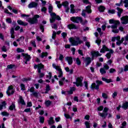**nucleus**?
Returning <instances> with one entry per match:
<instances>
[{"instance_id":"f257e3e1","label":"nucleus","mask_w":128,"mask_h":128,"mask_svg":"<svg viewBox=\"0 0 128 128\" xmlns=\"http://www.w3.org/2000/svg\"><path fill=\"white\" fill-rule=\"evenodd\" d=\"M52 66L54 68H55L56 70L58 71V78H60L59 80V84L60 86H62V84H64V82L66 78L62 76V70L60 66L56 65V64H52Z\"/></svg>"},{"instance_id":"f03ea898","label":"nucleus","mask_w":128,"mask_h":128,"mask_svg":"<svg viewBox=\"0 0 128 128\" xmlns=\"http://www.w3.org/2000/svg\"><path fill=\"white\" fill-rule=\"evenodd\" d=\"M109 22L111 24H113L114 25H112L111 26H108L107 28H112V32H114V34L118 33V24H120V21L111 19L109 20Z\"/></svg>"},{"instance_id":"7ed1b4c3","label":"nucleus","mask_w":128,"mask_h":128,"mask_svg":"<svg viewBox=\"0 0 128 128\" xmlns=\"http://www.w3.org/2000/svg\"><path fill=\"white\" fill-rule=\"evenodd\" d=\"M69 41L71 42L72 46H78V44H82V40H80V38L78 37L70 38H69Z\"/></svg>"},{"instance_id":"20e7f679","label":"nucleus","mask_w":128,"mask_h":128,"mask_svg":"<svg viewBox=\"0 0 128 128\" xmlns=\"http://www.w3.org/2000/svg\"><path fill=\"white\" fill-rule=\"evenodd\" d=\"M56 4H57V6L58 8H62V6H63L66 10V12H68V10H70V8H68V2L66 1L63 2L62 4H60V1H56Z\"/></svg>"},{"instance_id":"39448f33","label":"nucleus","mask_w":128,"mask_h":128,"mask_svg":"<svg viewBox=\"0 0 128 128\" xmlns=\"http://www.w3.org/2000/svg\"><path fill=\"white\" fill-rule=\"evenodd\" d=\"M34 68L35 70H36V68H38V72L39 74V78H44V76L46 74L42 73L40 71V70H42V68H44V65L42 64H40L38 65H35L34 66Z\"/></svg>"},{"instance_id":"423d86ee","label":"nucleus","mask_w":128,"mask_h":128,"mask_svg":"<svg viewBox=\"0 0 128 128\" xmlns=\"http://www.w3.org/2000/svg\"><path fill=\"white\" fill-rule=\"evenodd\" d=\"M40 18V15H34L33 18H29L28 19H26V21L28 22H30L31 24H36L38 22V18Z\"/></svg>"},{"instance_id":"0eeeda50","label":"nucleus","mask_w":128,"mask_h":128,"mask_svg":"<svg viewBox=\"0 0 128 128\" xmlns=\"http://www.w3.org/2000/svg\"><path fill=\"white\" fill-rule=\"evenodd\" d=\"M51 18H50V22H54L56 19L58 20H60V17L58 16H56L54 13H51L50 14Z\"/></svg>"},{"instance_id":"6e6552de","label":"nucleus","mask_w":128,"mask_h":128,"mask_svg":"<svg viewBox=\"0 0 128 128\" xmlns=\"http://www.w3.org/2000/svg\"><path fill=\"white\" fill-rule=\"evenodd\" d=\"M96 84H96V83L92 84L90 86V88H92V90H98L100 88V84H102V81L97 80L96 81Z\"/></svg>"},{"instance_id":"1a4fd4ad","label":"nucleus","mask_w":128,"mask_h":128,"mask_svg":"<svg viewBox=\"0 0 128 128\" xmlns=\"http://www.w3.org/2000/svg\"><path fill=\"white\" fill-rule=\"evenodd\" d=\"M70 20L73 22H76V24H78V22H80V24H82V19L80 17H72L70 18Z\"/></svg>"},{"instance_id":"9d476101","label":"nucleus","mask_w":128,"mask_h":128,"mask_svg":"<svg viewBox=\"0 0 128 128\" xmlns=\"http://www.w3.org/2000/svg\"><path fill=\"white\" fill-rule=\"evenodd\" d=\"M108 108L105 107L104 109V112H98V116L102 118H106L108 116Z\"/></svg>"},{"instance_id":"9b49d317","label":"nucleus","mask_w":128,"mask_h":128,"mask_svg":"<svg viewBox=\"0 0 128 128\" xmlns=\"http://www.w3.org/2000/svg\"><path fill=\"white\" fill-rule=\"evenodd\" d=\"M22 56L24 58V62L26 64H28V62L30 60L32 57L28 54H22Z\"/></svg>"},{"instance_id":"f8f14e48","label":"nucleus","mask_w":128,"mask_h":128,"mask_svg":"<svg viewBox=\"0 0 128 128\" xmlns=\"http://www.w3.org/2000/svg\"><path fill=\"white\" fill-rule=\"evenodd\" d=\"M83 2L84 4H90L86 7V11L87 12H88V14H90V12H92V10H90L91 6L90 3L88 0H83Z\"/></svg>"},{"instance_id":"ddd939ff","label":"nucleus","mask_w":128,"mask_h":128,"mask_svg":"<svg viewBox=\"0 0 128 128\" xmlns=\"http://www.w3.org/2000/svg\"><path fill=\"white\" fill-rule=\"evenodd\" d=\"M82 78H78L76 79V82H74V84H76V86H82Z\"/></svg>"},{"instance_id":"4468645a","label":"nucleus","mask_w":128,"mask_h":128,"mask_svg":"<svg viewBox=\"0 0 128 128\" xmlns=\"http://www.w3.org/2000/svg\"><path fill=\"white\" fill-rule=\"evenodd\" d=\"M6 94L8 96H10V94H14V89L12 86H10L8 87V90L6 91Z\"/></svg>"},{"instance_id":"2eb2a0df","label":"nucleus","mask_w":128,"mask_h":128,"mask_svg":"<svg viewBox=\"0 0 128 128\" xmlns=\"http://www.w3.org/2000/svg\"><path fill=\"white\" fill-rule=\"evenodd\" d=\"M121 23L122 24H128V16H122L120 18Z\"/></svg>"},{"instance_id":"dca6fc26","label":"nucleus","mask_w":128,"mask_h":128,"mask_svg":"<svg viewBox=\"0 0 128 128\" xmlns=\"http://www.w3.org/2000/svg\"><path fill=\"white\" fill-rule=\"evenodd\" d=\"M90 54L92 56V58H96V56H102V54H100L98 52L92 51Z\"/></svg>"},{"instance_id":"f3484780","label":"nucleus","mask_w":128,"mask_h":128,"mask_svg":"<svg viewBox=\"0 0 128 128\" xmlns=\"http://www.w3.org/2000/svg\"><path fill=\"white\" fill-rule=\"evenodd\" d=\"M38 6V3L36 2H32L28 4V8H36V6Z\"/></svg>"},{"instance_id":"a211bd4d","label":"nucleus","mask_w":128,"mask_h":128,"mask_svg":"<svg viewBox=\"0 0 128 128\" xmlns=\"http://www.w3.org/2000/svg\"><path fill=\"white\" fill-rule=\"evenodd\" d=\"M65 60L68 62V64H72V58L67 56L65 58Z\"/></svg>"},{"instance_id":"6ab92c4d","label":"nucleus","mask_w":128,"mask_h":128,"mask_svg":"<svg viewBox=\"0 0 128 128\" xmlns=\"http://www.w3.org/2000/svg\"><path fill=\"white\" fill-rule=\"evenodd\" d=\"M108 50H108V48H106V46L104 45L103 46L102 48L100 50V52L102 54H104L106 52H108Z\"/></svg>"},{"instance_id":"aec40b11","label":"nucleus","mask_w":128,"mask_h":128,"mask_svg":"<svg viewBox=\"0 0 128 128\" xmlns=\"http://www.w3.org/2000/svg\"><path fill=\"white\" fill-rule=\"evenodd\" d=\"M67 27L69 30H76L78 29V27L76 26V25L74 24H70L68 25Z\"/></svg>"},{"instance_id":"412c9836","label":"nucleus","mask_w":128,"mask_h":128,"mask_svg":"<svg viewBox=\"0 0 128 128\" xmlns=\"http://www.w3.org/2000/svg\"><path fill=\"white\" fill-rule=\"evenodd\" d=\"M122 42H124V46H126V44H128V34H127L124 38H122Z\"/></svg>"},{"instance_id":"4be33fe9","label":"nucleus","mask_w":128,"mask_h":128,"mask_svg":"<svg viewBox=\"0 0 128 128\" xmlns=\"http://www.w3.org/2000/svg\"><path fill=\"white\" fill-rule=\"evenodd\" d=\"M84 62H86V66H88L92 62V59L90 57H87L85 58Z\"/></svg>"},{"instance_id":"5701e85b","label":"nucleus","mask_w":128,"mask_h":128,"mask_svg":"<svg viewBox=\"0 0 128 128\" xmlns=\"http://www.w3.org/2000/svg\"><path fill=\"white\" fill-rule=\"evenodd\" d=\"M6 103L5 101H4L1 102V104H0V110H2L4 108H6Z\"/></svg>"},{"instance_id":"b1692460","label":"nucleus","mask_w":128,"mask_h":128,"mask_svg":"<svg viewBox=\"0 0 128 128\" xmlns=\"http://www.w3.org/2000/svg\"><path fill=\"white\" fill-rule=\"evenodd\" d=\"M17 22L18 24H20V26H28V23L24 22V21L22 20H18Z\"/></svg>"},{"instance_id":"393cba45","label":"nucleus","mask_w":128,"mask_h":128,"mask_svg":"<svg viewBox=\"0 0 128 128\" xmlns=\"http://www.w3.org/2000/svg\"><path fill=\"white\" fill-rule=\"evenodd\" d=\"M48 124H54V118L50 117L48 120Z\"/></svg>"},{"instance_id":"a878e982","label":"nucleus","mask_w":128,"mask_h":128,"mask_svg":"<svg viewBox=\"0 0 128 128\" xmlns=\"http://www.w3.org/2000/svg\"><path fill=\"white\" fill-rule=\"evenodd\" d=\"M112 54H114V50H110V52L106 54L107 58H110Z\"/></svg>"},{"instance_id":"bb28decb","label":"nucleus","mask_w":128,"mask_h":128,"mask_svg":"<svg viewBox=\"0 0 128 128\" xmlns=\"http://www.w3.org/2000/svg\"><path fill=\"white\" fill-rule=\"evenodd\" d=\"M122 108H124V110H128V102H124L122 104Z\"/></svg>"},{"instance_id":"cd10ccee","label":"nucleus","mask_w":128,"mask_h":128,"mask_svg":"<svg viewBox=\"0 0 128 128\" xmlns=\"http://www.w3.org/2000/svg\"><path fill=\"white\" fill-rule=\"evenodd\" d=\"M116 40H120V36H118L116 37H112V42H116Z\"/></svg>"},{"instance_id":"c85d7f7f","label":"nucleus","mask_w":128,"mask_h":128,"mask_svg":"<svg viewBox=\"0 0 128 128\" xmlns=\"http://www.w3.org/2000/svg\"><path fill=\"white\" fill-rule=\"evenodd\" d=\"M75 90V88H70V90L67 91V94H74V90Z\"/></svg>"},{"instance_id":"c756f323","label":"nucleus","mask_w":128,"mask_h":128,"mask_svg":"<svg viewBox=\"0 0 128 128\" xmlns=\"http://www.w3.org/2000/svg\"><path fill=\"white\" fill-rule=\"evenodd\" d=\"M102 80H103V82H107L108 84L110 82H112V79H107L104 78H102Z\"/></svg>"},{"instance_id":"7c9ffc66","label":"nucleus","mask_w":128,"mask_h":128,"mask_svg":"<svg viewBox=\"0 0 128 128\" xmlns=\"http://www.w3.org/2000/svg\"><path fill=\"white\" fill-rule=\"evenodd\" d=\"M24 40V36H21L20 38L16 40V42H22Z\"/></svg>"},{"instance_id":"2f4dec72","label":"nucleus","mask_w":128,"mask_h":128,"mask_svg":"<svg viewBox=\"0 0 128 128\" xmlns=\"http://www.w3.org/2000/svg\"><path fill=\"white\" fill-rule=\"evenodd\" d=\"M19 102L20 104H26V103L24 102V99H22V96H19Z\"/></svg>"},{"instance_id":"473e14b6","label":"nucleus","mask_w":128,"mask_h":128,"mask_svg":"<svg viewBox=\"0 0 128 128\" xmlns=\"http://www.w3.org/2000/svg\"><path fill=\"white\" fill-rule=\"evenodd\" d=\"M117 10H118V16L120 17V14H122V10L120 8H118Z\"/></svg>"},{"instance_id":"72a5a7b5","label":"nucleus","mask_w":128,"mask_h":128,"mask_svg":"<svg viewBox=\"0 0 128 128\" xmlns=\"http://www.w3.org/2000/svg\"><path fill=\"white\" fill-rule=\"evenodd\" d=\"M76 62L78 66H80L82 62H80V58H76Z\"/></svg>"},{"instance_id":"f704fd0d","label":"nucleus","mask_w":128,"mask_h":128,"mask_svg":"<svg viewBox=\"0 0 128 128\" xmlns=\"http://www.w3.org/2000/svg\"><path fill=\"white\" fill-rule=\"evenodd\" d=\"M1 114L3 116H10V114L8 113V112H2Z\"/></svg>"},{"instance_id":"c9c22d12","label":"nucleus","mask_w":128,"mask_h":128,"mask_svg":"<svg viewBox=\"0 0 128 128\" xmlns=\"http://www.w3.org/2000/svg\"><path fill=\"white\" fill-rule=\"evenodd\" d=\"M86 128H90V122L86 121L84 123Z\"/></svg>"},{"instance_id":"e433bc0d","label":"nucleus","mask_w":128,"mask_h":128,"mask_svg":"<svg viewBox=\"0 0 128 128\" xmlns=\"http://www.w3.org/2000/svg\"><path fill=\"white\" fill-rule=\"evenodd\" d=\"M16 51L17 52L20 53V52H24V49H22L20 48H17Z\"/></svg>"},{"instance_id":"4c0bfd02","label":"nucleus","mask_w":128,"mask_h":128,"mask_svg":"<svg viewBox=\"0 0 128 128\" xmlns=\"http://www.w3.org/2000/svg\"><path fill=\"white\" fill-rule=\"evenodd\" d=\"M52 104V102H50V100H46L45 102V104L46 106H50Z\"/></svg>"},{"instance_id":"58836bf2","label":"nucleus","mask_w":128,"mask_h":128,"mask_svg":"<svg viewBox=\"0 0 128 128\" xmlns=\"http://www.w3.org/2000/svg\"><path fill=\"white\" fill-rule=\"evenodd\" d=\"M100 72L101 74H106V70L104 68H101L100 69Z\"/></svg>"},{"instance_id":"ea45409f","label":"nucleus","mask_w":128,"mask_h":128,"mask_svg":"<svg viewBox=\"0 0 128 128\" xmlns=\"http://www.w3.org/2000/svg\"><path fill=\"white\" fill-rule=\"evenodd\" d=\"M48 54V52H42V54L40 56V58H44V56H47Z\"/></svg>"},{"instance_id":"a19ab883","label":"nucleus","mask_w":128,"mask_h":128,"mask_svg":"<svg viewBox=\"0 0 128 128\" xmlns=\"http://www.w3.org/2000/svg\"><path fill=\"white\" fill-rule=\"evenodd\" d=\"M70 8H71L70 12H71L72 14H74V5L71 4Z\"/></svg>"},{"instance_id":"79ce46f5","label":"nucleus","mask_w":128,"mask_h":128,"mask_svg":"<svg viewBox=\"0 0 128 128\" xmlns=\"http://www.w3.org/2000/svg\"><path fill=\"white\" fill-rule=\"evenodd\" d=\"M45 93L48 94V92L49 90H50V85H46V90Z\"/></svg>"},{"instance_id":"37998d69","label":"nucleus","mask_w":128,"mask_h":128,"mask_svg":"<svg viewBox=\"0 0 128 128\" xmlns=\"http://www.w3.org/2000/svg\"><path fill=\"white\" fill-rule=\"evenodd\" d=\"M10 110H14L16 108V105L14 104H12L10 106Z\"/></svg>"},{"instance_id":"c03bdc74","label":"nucleus","mask_w":128,"mask_h":128,"mask_svg":"<svg viewBox=\"0 0 128 128\" xmlns=\"http://www.w3.org/2000/svg\"><path fill=\"white\" fill-rule=\"evenodd\" d=\"M56 36V31H53V33L52 34V40H55Z\"/></svg>"},{"instance_id":"a18cd8bd","label":"nucleus","mask_w":128,"mask_h":128,"mask_svg":"<svg viewBox=\"0 0 128 128\" xmlns=\"http://www.w3.org/2000/svg\"><path fill=\"white\" fill-rule=\"evenodd\" d=\"M106 8H104V6H100L98 8V10L99 12H104Z\"/></svg>"},{"instance_id":"49530a36","label":"nucleus","mask_w":128,"mask_h":128,"mask_svg":"<svg viewBox=\"0 0 128 128\" xmlns=\"http://www.w3.org/2000/svg\"><path fill=\"white\" fill-rule=\"evenodd\" d=\"M64 116L66 118H70V120H72V117H70L68 114H64Z\"/></svg>"},{"instance_id":"de8ad7c7","label":"nucleus","mask_w":128,"mask_h":128,"mask_svg":"<svg viewBox=\"0 0 128 128\" xmlns=\"http://www.w3.org/2000/svg\"><path fill=\"white\" fill-rule=\"evenodd\" d=\"M40 121L41 124H44V118L42 116L40 117Z\"/></svg>"},{"instance_id":"09e8293b","label":"nucleus","mask_w":128,"mask_h":128,"mask_svg":"<svg viewBox=\"0 0 128 128\" xmlns=\"http://www.w3.org/2000/svg\"><path fill=\"white\" fill-rule=\"evenodd\" d=\"M124 4V7L128 8V0H125L123 2Z\"/></svg>"},{"instance_id":"8fccbe9b","label":"nucleus","mask_w":128,"mask_h":128,"mask_svg":"<svg viewBox=\"0 0 128 128\" xmlns=\"http://www.w3.org/2000/svg\"><path fill=\"white\" fill-rule=\"evenodd\" d=\"M102 98H104L105 100H106V98H108V94H106V93H102Z\"/></svg>"},{"instance_id":"3c124183","label":"nucleus","mask_w":128,"mask_h":128,"mask_svg":"<svg viewBox=\"0 0 128 128\" xmlns=\"http://www.w3.org/2000/svg\"><path fill=\"white\" fill-rule=\"evenodd\" d=\"M108 14H114L116 12V11L114 10H108Z\"/></svg>"},{"instance_id":"603ef678","label":"nucleus","mask_w":128,"mask_h":128,"mask_svg":"<svg viewBox=\"0 0 128 128\" xmlns=\"http://www.w3.org/2000/svg\"><path fill=\"white\" fill-rule=\"evenodd\" d=\"M96 44H97L98 46H100V42H102V40L100 39V38H97V40L96 41Z\"/></svg>"},{"instance_id":"864d4df0","label":"nucleus","mask_w":128,"mask_h":128,"mask_svg":"<svg viewBox=\"0 0 128 128\" xmlns=\"http://www.w3.org/2000/svg\"><path fill=\"white\" fill-rule=\"evenodd\" d=\"M46 78H48V80H50L52 78V72H49L48 74L46 75Z\"/></svg>"},{"instance_id":"5fc2aeb1","label":"nucleus","mask_w":128,"mask_h":128,"mask_svg":"<svg viewBox=\"0 0 128 128\" xmlns=\"http://www.w3.org/2000/svg\"><path fill=\"white\" fill-rule=\"evenodd\" d=\"M28 92H34V88L32 87L30 88H28Z\"/></svg>"},{"instance_id":"6e6d98bb","label":"nucleus","mask_w":128,"mask_h":128,"mask_svg":"<svg viewBox=\"0 0 128 128\" xmlns=\"http://www.w3.org/2000/svg\"><path fill=\"white\" fill-rule=\"evenodd\" d=\"M52 28L54 30H56L58 28V26H56V24H54L52 25Z\"/></svg>"},{"instance_id":"4d7b16f0","label":"nucleus","mask_w":128,"mask_h":128,"mask_svg":"<svg viewBox=\"0 0 128 128\" xmlns=\"http://www.w3.org/2000/svg\"><path fill=\"white\" fill-rule=\"evenodd\" d=\"M20 88H21L22 90H26V86L24 84H20Z\"/></svg>"},{"instance_id":"13d9d810","label":"nucleus","mask_w":128,"mask_h":128,"mask_svg":"<svg viewBox=\"0 0 128 128\" xmlns=\"http://www.w3.org/2000/svg\"><path fill=\"white\" fill-rule=\"evenodd\" d=\"M122 42H124V41H122L121 39V40H118V42H116V44L117 46H120V44Z\"/></svg>"},{"instance_id":"bf43d9fd","label":"nucleus","mask_w":128,"mask_h":128,"mask_svg":"<svg viewBox=\"0 0 128 128\" xmlns=\"http://www.w3.org/2000/svg\"><path fill=\"white\" fill-rule=\"evenodd\" d=\"M6 22L8 24H12V19L10 18H8L6 19Z\"/></svg>"},{"instance_id":"052dcab7","label":"nucleus","mask_w":128,"mask_h":128,"mask_svg":"<svg viewBox=\"0 0 128 128\" xmlns=\"http://www.w3.org/2000/svg\"><path fill=\"white\" fill-rule=\"evenodd\" d=\"M32 106V102H28L27 103V107L28 108H30V106Z\"/></svg>"},{"instance_id":"680f3d73","label":"nucleus","mask_w":128,"mask_h":128,"mask_svg":"<svg viewBox=\"0 0 128 128\" xmlns=\"http://www.w3.org/2000/svg\"><path fill=\"white\" fill-rule=\"evenodd\" d=\"M4 12H5V14H10V15L12 14L8 12V9H4Z\"/></svg>"},{"instance_id":"e2e57ef3","label":"nucleus","mask_w":128,"mask_h":128,"mask_svg":"<svg viewBox=\"0 0 128 128\" xmlns=\"http://www.w3.org/2000/svg\"><path fill=\"white\" fill-rule=\"evenodd\" d=\"M36 40H38V42H42V38L40 37V36H36Z\"/></svg>"},{"instance_id":"0e129e2a","label":"nucleus","mask_w":128,"mask_h":128,"mask_svg":"<svg viewBox=\"0 0 128 128\" xmlns=\"http://www.w3.org/2000/svg\"><path fill=\"white\" fill-rule=\"evenodd\" d=\"M104 110V106H100L98 108V110L99 112H102Z\"/></svg>"},{"instance_id":"69168bd1","label":"nucleus","mask_w":128,"mask_h":128,"mask_svg":"<svg viewBox=\"0 0 128 128\" xmlns=\"http://www.w3.org/2000/svg\"><path fill=\"white\" fill-rule=\"evenodd\" d=\"M67 34L66 32H62V36L64 38H66Z\"/></svg>"},{"instance_id":"338daca9","label":"nucleus","mask_w":128,"mask_h":128,"mask_svg":"<svg viewBox=\"0 0 128 128\" xmlns=\"http://www.w3.org/2000/svg\"><path fill=\"white\" fill-rule=\"evenodd\" d=\"M104 68L105 70H108L110 68V66L107 64H104Z\"/></svg>"},{"instance_id":"774afa93","label":"nucleus","mask_w":128,"mask_h":128,"mask_svg":"<svg viewBox=\"0 0 128 128\" xmlns=\"http://www.w3.org/2000/svg\"><path fill=\"white\" fill-rule=\"evenodd\" d=\"M48 12H49L50 14L52 12V6H49Z\"/></svg>"}]
</instances>
